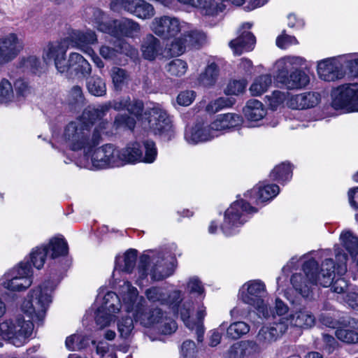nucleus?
Masks as SVG:
<instances>
[{
  "instance_id": "obj_29",
  "label": "nucleus",
  "mask_w": 358,
  "mask_h": 358,
  "mask_svg": "<svg viewBox=\"0 0 358 358\" xmlns=\"http://www.w3.org/2000/svg\"><path fill=\"white\" fill-rule=\"evenodd\" d=\"M179 3L200 8L205 15L214 16L222 12L224 5L216 0H177Z\"/></svg>"
},
{
  "instance_id": "obj_27",
  "label": "nucleus",
  "mask_w": 358,
  "mask_h": 358,
  "mask_svg": "<svg viewBox=\"0 0 358 358\" xmlns=\"http://www.w3.org/2000/svg\"><path fill=\"white\" fill-rule=\"evenodd\" d=\"M320 101V96L318 93L309 92L291 96L287 105L292 109L303 110L315 106Z\"/></svg>"
},
{
  "instance_id": "obj_48",
  "label": "nucleus",
  "mask_w": 358,
  "mask_h": 358,
  "mask_svg": "<svg viewBox=\"0 0 358 358\" xmlns=\"http://www.w3.org/2000/svg\"><path fill=\"white\" fill-rule=\"evenodd\" d=\"M340 238L351 256L358 255V237L354 236L350 231H345L341 233Z\"/></svg>"
},
{
  "instance_id": "obj_16",
  "label": "nucleus",
  "mask_w": 358,
  "mask_h": 358,
  "mask_svg": "<svg viewBox=\"0 0 358 358\" xmlns=\"http://www.w3.org/2000/svg\"><path fill=\"white\" fill-rule=\"evenodd\" d=\"M150 257L148 255H142L140 259L138 264V274L139 277L142 279L147 277L148 274L151 275L153 280H161L170 276L173 271V264L170 262L171 266L166 265V262H164V259H159L155 263L152 267L150 273H148V265L150 264Z\"/></svg>"
},
{
  "instance_id": "obj_58",
  "label": "nucleus",
  "mask_w": 358,
  "mask_h": 358,
  "mask_svg": "<svg viewBox=\"0 0 358 358\" xmlns=\"http://www.w3.org/2000/svg\"><path fill=\"white\" fill-rule=\"evenodd\" d=\"M115 46L117 55L118 54H123L130 57H134L138 54V51L135 48L124 41H118Z\"/></svg>"
},
{
  "instance_id": "obj_21",
  "label": "nucleus",
  "mask_w": 358,
  "mask_h": 358,
  "mask_svg": "<svg viewBox=\"0 0 358 358\" xmlns=\"http://www.w3.org/2000/svg\"><path fill=\"white\" fill-rule=\"evenodd\" d=\"M105 33L120 38L129 37L134 38L137 36L141 31L140 24L134 20L129 18L121 20H114L110 21V27L103 29Z\"/></svg>"
},
{
  "instance_id": "obj_28",
  "label": "nucleus",
  "mask_w": 358,
  "mask_h": 358,
  "mask_svg": "<svg viewBox=\"0 0 358 358\" xmlns=\"http://www.w3.org/2000/svg\"><path fill=\"white\" fill-rule=\"evenodd\" d=\"M215 138L211 132L209 124L197 123L194 127L187 130L185 134V138L189 144H197L199 143L210 141Z\"/></svg>"
},
{
  "instance_id": "obj_50",
  "label": "nucleus",
  "mask_w": 358,
  "mask_h": 358,
  "mask_svg": "<svg viewBox=\"0 0 358 358\" xmlns=\"http://www.w3.org/2000/svg\"><path fill=\"white\" fill-rule=\"evenodd\" d=\"M335 335L342 342L348 344L358 343V332L353 329L338 327L335 331Z\"/></svg>"
},
{
  "instance_id": "obj_3",
  "label": "nucleus",
  "mask_w": 358,
  "mask_h": 358,
  "mask_svg": "<svg viewBox=\"0 0 358 358\" xmlns=\"http://www.w3.org/2000/svg\"><path fill=\"white\" fill-rule=\"evenodd\" d=\"M99 124L93 129L90 124L80 120H75L69 122L64 128L62 139L70 150L83 151L87 154L97 147L103 141L102 135H108L107 131L110 126L108 120L99 121Z\"/></svg>"
},
{
  "instance_id": "obj_60",
  "label": "nucleus",
  "mask_w": 358,
  "mask_h": 358,
  "mask_svg": "<svg viewBox=\"0 0 358 358\" xmlns=\"http://www.w3.org/2000/svg\"><path fill=\"white\" fill-rule=\"evenodd\" d=\"M129 106H127V110L136 117H139L142 115L144 110L143 102L138 99L131 100L129 97Z\"/></svg>"
},
{
  "instance_id": "obj_19",
  "label": "nucleus",
  "mask_w": 358,
  "mask_h": 358,
  "mask_svg": "<svg viewBox=\"0 0 358 358\" xmlns=\"http://www.w3.org/2000/svg\"><path fill=\"white\" fill-rule=\"evenodd\" d=\"M252 27V24L250 22L242 24L238 29L237 38L229 42V45L234 54L240 55L245 51L249 52L254 49L256 38L250 31Z\"/></svg>"
},
{
  "instance_id": "obj_12",
  "label": "nucleus",
  "mask_w": 358,
  "mask_h": 358,
  "mask_svg": "<svg viewBox=\"0 0 358 358\" xmlns=\"http://www.w3.org/2000/svg\"><path fill=\"white\" fill-rule=\"evenodd\" d=\"M23 39L14 32L0 35V65L13 61L24 49Z\"/></svg>"
},
{
  "instance_id": "obj_63",
  "label": "nucleus",
  "mask_w": 358,
  "mask_h": 358,
  "mask_svg": "<svg viewBox=\"0 0 358 358\" xmlns=\"http://www.w3.org/2000/svg\"><path fill=\"white\" fill-rule=\"evenodd\" d=\"M195 92L192 90L181 92L177 96V102L179 105L187 106L190 105L195 99Z\"/></svg>"
},
{
  "instance_id": "obj_7",
  "label": "nucleus",
  "mask_w": 358,
  "mask_h": 358,
  "mask_svg": "<svg viewBox=\"0 0 358 358\" xmlns=\"http://www.w3.org/2000/svg\"><path fill=\"white\" fill-rule=\"evenodd\" d=\"M67 242L63 238L55 237L50 240L46 245L37 247L30 254V260L37 269L41 268L48 255L52 259L64 257L68 255Z\"/></svg>"
},
{
  "instance_id": "obj_1",
  "label": "nucleus",
  "mask_w": 358,
  "mask_h": 358,
  "mask_svg": "<svg viewBox=\"0 0 358 358\" xmlns=\"http://www.w3.org/2000/svg\"><path fill=\"white\" fill-rule=\"evenodd\" d=\"M57 283L48 280L31 289L22 305V310L29 320L18 317L15 321H5L0 324V336L16 347L24 345L34 329L33 322L42 323L49 304L50 293Z\"/></svg>"
},
{
  "instance_id": "obj_23",
  "label": "nucleus",
  "mask_w": 358,
  "mask_h": 358,
  "mask_svg": "<svg viewBox=\"0 0 358 358\" xmlns=\"http://www.w3.org/2000/svg\"><path fill=\"white\" fill-rule=\"evenodd\" d=\"M317 73L322 80L327 82L341 79L345 74L341 62L335 57L327 58L319 62Z\"/></svg>"
},
{
  "instance_id": "obj_6",
  "label": "nucleus",
  "mask_w": 358,
  "mask_h": 358,
  "mask_svg": "<svg viewBox=\"0 0 358 358\" xmlns=\"http://www.w3.org/2000/svg\"><path fill=\"white\" fill-rule=\"evenodd\" d=\"M84 155H90L92 169L94 170L122 166L120 150L111 143L104 144L97 148L96 147L91 152Z\"/></svg>"
},
{
  "instance_id": "obj_15",
  "label": "nucleus",
  "mask_w": 358,
  "mask_h": 358,
  "mask_svg": "<svg viewBox=\"0 0 358 358\" xmlns=\"http://www.w3.org/2000/svg\"><path fill=\"white\" fill-rule=\"evenodd\" d=\"M69 48V43L66 38L59 41L50 43L44 50L43 58L47 64L54 62L57 71L64 73L66 71L65 65L68 60L66 59V52Z\"/></svg>"
},
{
  "instance_id": "obj_64",
  "label": "nucleus",
  "mask_w": 358,
  "mask_h": 358,
  "mask_svg": "<svg viewBox=\"0 0 358 358\" xmlns=\"http://www.w3.org/2000/svg\"><path fill=\"white\" fill-rule=\"evenodd\" d=\"M96 323L101 328L108 326L112 320V314L98 309L95 317Z\"/></svg>"
},
{
  "instance_id": "obj_40",
  "label": "nucleus",
  "mask_w": 358,
  "mask_h": 358,
  "mask_svg": "<svg viewBox=\"0 0 358 358\" xmlns=\"http://www.w3.org/2000/svg\"><path fill=\"white\" fill-rule=\"evenodd\" d=\"M90 342V339L88 336L73 334L66 338L65 345L69 350H82L89 345Z\"/></svg>"
},
{
  "instance_id": "obj_49",
  "label": "nucleus",
  "mask_w": 358,
  "mask_h": 358,
  "mask_svg": "<svg viewBox=\"0 0 358 358\" xmlns=\"http://www.w3.org/2000/svg\"><path fill=\"white\" fill-rule=\"evenodd\" d=\"M13 88L16 101H22L31 94L29 83L22 78L16 79L13 82Z\"/></svg>"
},
{
  "instance_id": "obj_9",
  "label": "nucleus",
  "mask_w": 358,
  "mask_h": 358,
  "mask_svg": "<svg viewBox=\"0 0 358 358\" xmlns=\"http://www.w3.org/2000/svg\"><path fill=\"white\" fill-rule=\"evenodd\" d=\"M31 265L29 261L22 262L1 280V285L8 290L20 292L25 290L32 283Z\"/></svg>"
},
{
  "instance_id": "obj_56",
  "label": "nucleus",
  "mask_w": 358,
  "mask_h": 358,
  "mask_svg": "<svg viewBox=\"0 0 358 358\" xmlns=\"http://www.w3.org/2000/svg\"><path fill=\"white\" fill-rule=\"evenodd\" d=\"M117 329L120 336L127 338L134 329V321L131 317H124L117 322Z\"/></svg>"
},
{
  "instance_id": "obj_5",
  "label": "nucleus",
  "mask_w": 358,
  "mask_h": 358,
  "mask_svg": "<svg viewBox=\"0 0 358 358\" xmlns=\"http://www.w3.org/2000/svg\"><path fill=\"white\" fill-rule=\"evenodd\" d=\"M257 210L243 199L232 203L224 212V221L221 229L226 236H231L236 228L243 225L248 220V215L256 213Z\"/></svg>"
},
{
  "instance_id": "obj_32",
  "label": "nucleus",
  "mask_w": 358,
  "mask_h": 358,
  "mask_svg": "<svg viewBox=\"0 0 358 358\" xmlns=\"http://www.w3.org/2000/svg\"><path fill=\"white\" fill-rule=\"evenodd\" d=\"M108 113V108L105 103L98 107L88 106L83 111L82 115L76 120L90 124V128L98 121L101 120Z\"/></svg>"
},
{
  "instance_id": "obj_33",
  "label": "nucleus",
  "mask_w": 358,
  "mask_h": 358,
  "mask_svg": "<svg viewBox=\"0 0 358 358\" xmlns=\"http://www.w3.org/2000/svg\"><path fill=\"white\" fill-rule=\"evenodd\" d=\"M287 318L289 320V325L303 329L312 327L315 322V316L310 311L305 308L296 311Z\"/></svg>"
},
{
  "instance_id": "obj_62",
  "label": "nucleus",
  "mask_w": 358,
  "mask_h": 358,
  "mask_svg": "<svg viewBox=\"0 0 358 358\" xmlns=\"http://www.w3.org/2000/svg\"><path fill=\"white\" fill-rule=\"evenodd\" d=\"M187 288L191 294H202L204 292L202 282L197 277L189 278Z\"/></svg>"
},
{
  "instance_id": "obj_24",
  "label": "nucleus",
  "mask_w": 358,
  "mask_h": 358,
  "mask_svg": "<svg viewBox=\"0 0 358 358\" xmlns=\"http://www.w3.org/2000/svg\"><path fill=\"white\" fill-rule=\"evenodd\" d=\"M288 69H278L276 75L278 80L288 90H299L305 87L310 81L309 76L301 70H296L287 76Z\"/></svg>"
},
{
  "instance_id": "obj_37",
  "label": "nucleus",
  "mask_w": 358,
  "mask_h": 358,
  "mask_svg": "<svg viewBox=\"0 0 358 358\" xmlns=\"http://www.w3.org/2000/svg\"><path fill=\"white\" fill-rule=\"evenodd\" d=\"M85 15L98 30L104 32L103 29L110 27V21H106V16L99 8H89L85 10Z\"/></svg>"
},
{
  "instance_id": "obj_61",
  "label": "nucleus",
  "mask_w": 358,
  "mask_h": 358,
  "mask_svg": "<svg viewBox=\"0 0 358 358\" xmlns=\"http://www.w3.org/2000/svg\"><path fill=\"white\" fill-rule=\"evenodd\" d=\"M296 38L293 36H289L285 34L283 30L282 34L278 36L276 38V45L281 49H285L291 45L297 44Z\"/></svg>"
},
{
  "instance_id": "obj_42",
  "label": "nucleus",
  "mask_w": 358,
  "mask_h": 358,
  "mask_svg": "<svg viewBox=\"0 0 358 358\" xmlns=\"http://www.w3.org/2000/svg\"><path fill=\"white\" fill-rule=\"evenodd\" d=\"M292 170L289 163L283 162L276 166L271 172L270 177L273 180L284 182L291 179Z\"/></svg>"
},
{
  "instance_id": "obj_22",
  "label": "nucleus",
  "mask_w": 358,
  "mask_h": 358,
  "mask_svg": "<svg viewBox=\"0 0 358 358\" xmlns=\"http://www.w3.org/2000/svg\"><path fill=\"white\" fill-rule=\"evenodd\" d=\"M66 38L68 40L70 47L78 48L89 55L94 53V50L89 47L90 45L97 42V37L94 31L73 30Z\"/></svg>"
},
{
  "instance_id": "obj_51",
  "label": "nucleus",
  "mask_w": 358,
  "mask_h": 358,
  "mask_svg": "<svg viewBox=\"0 0 358 358\" xmlns=\"http://www.w3.org/2000/svg\"><path fill=\"white\" fill-rule=\"evenodd\" d=\"M250 330L248 324L244 322H236L231 324L227 330L228 337L232 339H238L247 334Z\"/></svg>"
},
{
  "instance_id": "obj_36",
  "label": "nucleus",
  "mask_w": 358,
  "mask_h": 358,
  "mask_svg": "<svg viewBox=\"0 0 358 358\" xmlns=\"http://www.w3.org/2000/svg\"><path fill=\"white\" fill-rule=\"evenodd\" d=\"M220 75L218 66L212 62L209 64L199 77V82L205 87H211L215 84Z\"/></svg>"
},
{
  "instance_id": "obj_30",
  "label": "nucleus",
  "mask_w": 358,
  "mask_h": 358,
  "mask_svg": "<svg viewBox=\"0 0 358 358\" xmlns=\"http://www.w3.org/2000/svg\"><path fill=\"white\" fill-rule=\"evenodd\" d=\"M141 50L145 59L155 60L162 54V46L158 38L152 34H148L143 40Z\"/></svg>"
},
{
  "instance_id": "obj_59",
  "label": "nucleus",
  "mask_w": 358,
  "mask_h": 358,
  "mask_svg": "<svg viewBox=\"0 0 358 358\" xmlns=\"http://www.w3.org/2000/svg\"><path fill=\"white\" fill-rule=\"evenodd\" d=\"M246 87V81L233 80L230 82L226 89V93L231 95H237L244 92Z\"/></svg>"
},
{
  "instance_id": "obj_44",
  "label": "nucleus",
  "mask_w": 358,
  "mask_h": 358,
  "mask_svg": "<svg viewBox=\"0 0 358 358\" xmlns=\"http://www.w3.org/2000/svg\"><path fill=\"white\" fill-rule=\"evenodd\" d=\"M143 302L144 303L145 300L141 297L140 301L135 306L134 319L136 322H139L143 326L148 327L153 324L154 320H152V319L150 317V312L145 311Z\"/></svg>"
},
{
  "instance_id": "obj_43",
  "label": "nucleus",
  "mask_w": 358,
  "mask_h": 358,
  "mask_svg": "<svg viewBox=\"0 0 358 358\" xmlns=\"http://www.w3.org/2000/svg\"><path fill=\"white\" fill-rule=\"evenodd\" d=\"M15 101L13 84L7 78L0 80V102L8 103Z\"/></svg>"
},
{
  "instance_id": "obj_52",
  "label": "nucleus",
  "mask_w": 358,
  "mask_h": 358,
  "mask_svg": "<svg viewBox=\"0 0 358 358\" xmlns=\"http://www.w3.org/2000/svg\"><path fill=\"white\" fill-rule=\"evenodd\" d=\"M217 117L220 121H221L222 128H224V130L238 127L243 122L242 117L235 113L222 114Z\"/></svg>"
},
{
  "instance_id": "obj_35",
  "label": "nucleus",
  "mask_w": 358,
  "mask_h": 358,
  "mask_svg": "<svg viewBox=\"0 0 358 358\" xmlns=\"http://www.w3.org/2000/svg\"><path fill=\"white\" fill-rule=\"evenodd\" d=\"M272 84V77L270 74L261 75L255 78L250 87V92L253 96H259L266 92Z\"/></svg>"
},
{
  "instance_id": "obj_11",
  "label": "nucleus",
  "mask_w": 358,
  "mask_h": 358,
  "mask_svg": "<svg viewBox=\"0 0 358 358\" xmlns=\"http://www.w3.org/2000/svg\"><path fill=\"white\" fill-rule=\"evenodd\" d=\"M110 7L113 11L123 10L143 20L150 19L155 13L153 6L144 0H113Z\"/></svg>"
},
{
  "instance_id": "obj_18",
  "label": "nucleus",
  "mask_w": 358,
  "mask_h": 358,
  "mask_svg": "<svg viewBox=\"0 0 358 358\" xmlns=\"http://www.w3.org/2000/svg\"><path fill=\"white\" fill-rule=\"evenodd\" d=\"M148 124L150 129L159 135L172 136V125L166 112L159 106L151 108L148 111Z\"/></svg>"
},
{
  "instance_id": "obj_4",
  "label": "nucleus",
  "mask_w": 358,
  "mask_h": 358,
  "mask_svg": "<svg viewBox=\"0 0 358 358\" xmlns=\"http://www.w3.org/2000/svg\"><path fill=\"white\" fill-rule=\"evenodd\" d=\"M265 294V285L257 280L245 282L239 290V297L243 303L254 307L264 318H275L273 310L264 303Z\"/></svg>"
},
{
  "instance_id": "obj_53",
  "label": "nucleus",
  "mask_w": 358,
  "mask_h": 358,
  "mask_svg": "<svg viewBox=\"0 0 358 358\" xmlns=\"http://www.w3.org/2000/svg\"><path fill=\"white\" fill-rule=\"evenodd\" d=\"M234 100L229 97H220L217 99L210 102L206 106V111L210 113H215L218 110L231 106Z\"/></svg>"
},
{
  "instance_id": "obj_17",
  "label": "nucleus",
  "mask_w": 358,
  "mask_h": 358,
  "mask_svg": "<svg viewBox=\"0 0 358 358\" xmlns=\"http://www.w3.org/2000/svg\"><path fill=\"white\" fill-rule=\"evenodd\" d=\"M289 320L287 317H280L269 324L262 327L257 336L259 343L267 346L279 339L288 329Z\"/></svg>"
},
{
  "instance_id": "obj_20",
  "label": "nucleus",
  "mask_w": 358,
  "mask_h": 358,
  "mask_svg": "<svg viewBox=\"0 0 358 358\" xmlns=\"http://www.w3.org/2000/svg\"><path fill=\"white\" fill-rule=\"evenodd\" d=\"M150 28L156 35L168 39L175 37L181 31L182 25L178 18L164 15L155 17Z\"/></svg>"
},
{
  "instance_id": "obj_46",
  "label": "nucleus",
  "mask_w": 358,
  "mask_h": 358,
  "mask_svg": "<svg viewBox=\"0 0 358 358\" xmlns=\"http://www.w3.org/2000/svg\"><path fill=\"white\" fill-rule=\"evenodd\" d=\"M110 73L114 87L117 90H122L129 79V73L125 69L120 67H113Z\"/></svg>"
},
{
  "instance_id": "obj_13",
  "label": "nucleus",
  "mask_w": 358,
  "mask_h": 358,
  "mask_svg": "<svg viewBox=\"0 0 358 358\" xmlns=\"http://www.w3.org/2000/svg\"><path fill=\"white\" fill-rule=\"evenodd\" d=\"M192 303L191 301L181 302L179 306V310L176 314L180 315L185 326L192 331H195L196 340L198 343H202L204 338L205 328L203 320L206 316V310L204 307H201L197 311V322L190 320V315L192 310Z\"/></svg>"
},
{
  "instance_id": "obj_2",
  "label": "nucleus",
  "mask_w": 358,
  "mask_h": 358,
  "mask_svg": "<svg viewBox=\"0 0 358 358\" xmlns=\"http://www.w3.org/2000/svg\"><path fill=\"white\" fill-rule=\"evenodd\" d=\"M303 273H294L292 275L291 283L295 290L303 297L308 298L313 285H320L324 287L331 286L332 292L343 293L348 288V282L343 278L334 281L335 264L332 259H326L322 264L318 272L317 262L311 259L303 265Z\"/></svg>"
},
{
  "instance_id": "obj_45",
  "label": "nucleus",
  "mask_w": 358,
  "mask_h": 358,
  "mask_svg": "<svg viewBox=\"0 0 358 358\" xmlns=\"http://www.w3.org/2000/svg\"><path fill=\"white\" fill-rule=\"evenodd\" d=\"M88 92L96 96H103L106 94L104 80L98 76H92L87 82Z\"/></svg>"
},
{
  "instance_id": "obj_41",
  "label": "nucleus",
  "mask_w": 358,
  "mask_h": 358,
  "mask_svg": "<svg viewBox=\"0 0 358 358\" xmlns=\"http://www.w3.org/2000/svg\"><path fill=\"white\" fill-rule=\"evenodd\" d=\"M136 257L137 251L136 250L130 249L127 250L123 258L124 265H120V258H117L115 260V270H120L128 273H131L136 265Z\"/></svg>"
},
{
  "instance_id": "obj_25",
  "label": "nucleus",
  "mask_w": 358,
  "mask_h": 358,
  "mask_svg": "<svg viewBox=\"0 0 358 358\" xmlns=\"http://www.w3.org/2000/svg\"><path fill=\"white\" fill-rule=\"evenodd\" d=\"M206 41L204 32L199 30H191L183 35L182 38L176 39L171 44L173 50L177 48L178 54L182 53L187 47L199 48Z\"/></svg>"
},
{
  "instance_id": "obj_39",
  "label": "nucleus",
  "mask_w": 358,
  "mask_h": 358,
  "mask_svg": "<svg viewBox=\"0 0 358 358\" xmlns=\"http://www.w3.org/2000/svg\"><path fill=\"white\" fill-rule=\"evenodd\" d=\"M103 300V303L99 309L111 314L116 313L120 310V300L115 292H107L104 295Z\"/></svg>"
},
{
  "instance_id": "obj_57",
  "label": "nucleus",
  "mask_w": 358,
  "mask_h": 358,
  "mask_svg": "<svg viewBox=\"0 0 358 358\" xmlns=\"http://www.w3.org/2000/svg\"><path fill=\"white\" fill-rule=\"evenodd\" d=\"M105 104L108 108V111L110 108H113L117 111L127 110V106H129V96H122L119 99L108 101Z\"/></svg>"
},
{
  "instance_id": "obj_10",
  "label": "nucleus",
  "mask_w": 358,
  "mask_h": 358,
  "mask_svg": "<svg viewBox=\"0 0 358 358\" xmlns=\"http://www.w3.org/2000/svg\"><path fill=\"white\" fill-rule=\"evenodd\" d=\"M331 96L335 109L358 111V83L341 85L332 92Z\"/></svg>"
},
{
  "instance_id": "obj_47",
  "label": "nucleus",
  "mask_w": 358,
  "mask_h": 358,
  "mask_svg": "<svg viewBox=\"0 0 358 358\" xmlns=\"http://www.w3.org/2000/svg\"><path fill=\"white\" fill-rule=\"evenodd\" d=\"M187 64L182 59H175L166 64L164 69L171 76L180 77L186 73Z\"/></svg>"
},
{
  "instance_id": "obj_55",
  "label": "nucleus",
  "mask_w": 358,
  "mask_h": 358,
  "mask_svg": "<svg viewBox=\"0 0 358 358\" xmlns=\"http://www.w3.org/2000/svg\"><path fill=\"white\" fill-rule=\"evenodd\" d=\"M242 358H254L261 349L257 343L252 341H241Z\"/></svg>"
},
{
  "instance_id": "obj_34",
  "label": "nucleus",
  "mask_w": 358,
  "mask_h": 358,
  "mask_svg": "<svg viewBox=\"0 0 358 358\" xmlns=\"http://www.w3.org/2000/svg\"><path fill=\"white\" fill-rule=\"evenodd\" d=\"M243 113L248 120L256 122L262 120L266 112L262 102L257 99H250L243 108Z\"/></svg>"
},
{
  "instance_id": "obj_14",
  "label": "nucleus",
  "mask_w": 358,
  "mask_h": 358,
  "mask_svg": "<svg viewBox=\"0 0 358 358\" xmlns=\"http://www.w3.org/2000/svg\"><path fill=\"white\" fill-rule=\"evenodd\" d=\"M145 294L150 302L167 306L175 314L182 301V292L180 290L168 292L163 287H152L146 289Z\"/></svg>"
},
{
  "instance_id": "obj_38",
  "label": "nucleus",
  "mask_w": 358,
  "mask_h": 358,
  "mask_svg": "<svg viewBox=\"0 0 358 358\" xmlns=\"http://www.w3.org/2000/svg\"><path fill=\"white\" fill-rule=\"evenodd\" d=\"M66 101L71 110L81 108L85 103L82 87L79 85L73 86L69 92Z\"/></svg>"
},
{
  "instance_id": "obj_54",
  "label": "nucleus",
  "mask_w": 358,
  "mask_h": 358,
  "mask_svg": "<svg viewBox=\"0 0 358 358\" xmlns=\"http://www.w3.org/2000/svg\"><path fill=\"white\" fill-rule=\"evenodd\" d=\"M136 125V120L134 117L126 114H118L115 116L113 123V127L117 130L121 128L133 129Z\"/></svg>"
},
{
  "instance_id": "obj_26",
  "label": "nucleus",
  "mask_w": 358,
  "mask_h": 358,
  "mask_svg": "<svg viewBox=\"0 0 358 358\" xmlns=\"http://www.w3.org/2000/svg\"><path fill=\"white\" fill-rule=\"evenodd\" d=\"M66 71L65 73H74L77 76L83 78L88 77L92 72V66L90 63L79 53L71 52L66 64Z\"/></svg>"
},
{
  "instance_id": "obj_8",
  "label": "nucleus",
  "mask_w": 358,
  "mask_h": 358,
  "mask_svg": "<svg viewBox=\"0 0 358 358\" xmlns=\"http://www.w3.org/2000/svg\"><path fill=\"white\" fill-rule=\"evenodd\" d=\"M120 153L122 165L124 162L152 163L156 159L157 150L155 142L147 140L143 142V150L138 143L134 142L129 143Z\"/></svg>"
},
{
  "instance_id": "obj_31",
  "label": "nucleus",
  "mask_w": 358,
  "mask_h": 358,
  "mask_svg": "<svg viewBox=\"0 0 358 358\" xmlns=\"http://www.w3.org/2000/svg\"><path fill=\"white\" fill-rule=\"evenodd\" d=\"M280 192V188L277 185H266L255 187L250 192L245 194V197L250 195L253 198L257 203H263L275 197Z\"/></svg>"
}]
</instances>
